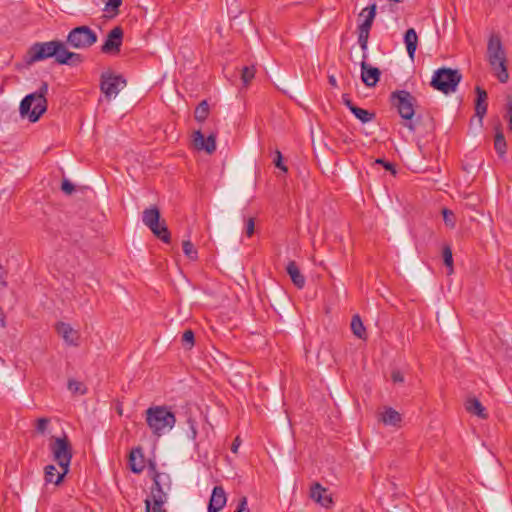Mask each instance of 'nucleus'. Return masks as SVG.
Returning <instances> with one entry per match:
<instances>
[{"mask_svg": "<svg viewBox=\"0 0 512 512\" xmlns=\"http://www.w3.org/2000/svg\"><path fill=\"white\" fill-rule=\"evenodd\" d=\"M49 86L43 81L37 91L26 95L20 102L19 112L22 118H27L30 122H37L47 111V99Z\"/></svg>", "mask_w": 512, "mask_h": 512, "instance_id": "obj_1", "label": "nucleus"}, {"mask_svg": "<svg viewBox=\"0 0 512 512\" xmlns=\"http://www.w3.org/2000/svg\"><path fill=\"white\" fill-rule=\"evenodd\" d=\"M146 423L153 435L160 437L175 426L176 417L167 406H151L146 410Z\"/></svg>", "mask_w": 512, "mask_h": 512, "instance_id": "obj_2", "label": "nucleus"}, {"mask_svg": "<svg viewBox=\"0 0 512 512\" xmlns=\"http://www.w3.org/2000/svg\"><path fill=\"white\" fill-rule=\"evenodd\" d=\"M487 58L497 79L501 83H506L509 79L506 66V53L498 35L492 34L489 38L487 45Z\"/></svg>", "mask_w": 512, "mask_h": 512, "instance_id": "obj_3", "label": "nucleus"}, {"mask_svg": "<svg viewBox=\"0 0 512 512\" xmlns=\"http://www.w3.org/2000/svg\"><path fill=\"white\" fill-rule=\"evenodd\" d=\"M390 100L392 106L397 109L401 118L408 121L404 124L405 127L411 132H414L416 128L412 122V118L415 114L416 98L406 90H396L391 93Z\"/></svg>", "mask_w": 512, "mask_h": 512, "instance_id": "obj_4", "label": "nucleus"}, {"mask_svg": "<svg viewBox=\"0 0 512 512\" xmlns=\"http://www.w3.org/2000/svg\"><path fill=\"white\" fill-rule=\"evenodd\" d=\"M50 450L56 461L61 468V473L58 474V481H63L64 476L69 472V466L72 459V446L66 435L57 437L50 443Z\"/></svg>", "mask_w": 512, "mask_h": 512, "instance_id": "obj_5", "label": "nucleus"}, {"mask_svg": "<svg viewBox=\"0 0 512 512\" xmlns=\"http://www.w3.org/2000/svg\"><path fill=\"white\" fill-rule=\"evenodd\" d=\"M461 80L462 75L458 70L442 67L434 72L430 85L435 90L450 94L456 91Z\"/></svg>", "mask_w": 512, "mask_h": 512, "instance_id": "obj_6", "label": "nucleus"}, {"mask_svg": "<svg viewBox=\"0 0 512 512\" xmlns=\"http://www.w3.org/2000/svg\"><path fill=\"white\" fill-rule=\"evenodd\" d=\"M143 223L164 243H170L171 234L164 220L160 221V210L156 206L147 208L142 213Z\"/></svg>", "mask_w": 512, "mask_h": 512, "instance_id": "obj_7", "label": "nucleus"}, {"mask_svg": "<svg viewBox=\"0 0 512 512\" xmlns=\"http://www.w3.org/2000/svg\"><path fill=\"white\" fill-rule=\"evenodd\" d=\"M98 40V36L89 26H77L70 30L66 43L75 49H88Z\"/></svg>", "mask_w": 512, "mask_h": 512, "instance_id": "obj_8", "label": "nucleus"}, {"mask_svg": "<svg viewBox=\"0 0 512 512\" xmlns=\"http://www.w3.org/2000/svg\"><path fill=\"white\" fill-rule=\"evenodd\" d=\"M56 43L57 40L34 43L27 52L26 62L28 64H32L47 58L55 57V54L58 51Z\"/></svg>", "mask_w": 512, "mask_h": 512, "instance_id": "obj_9", "label": "nucleus"}, {"mask_svg": "<svg viewBox=\"0 0 512 512\" xmlns=\"http://www.w3.org/2000/svg\"><path fill=\"white\" fill-rule=\"evenodd\" d=\"M126 85V80L122 75H115L111 72H103L100 78V90L105 97L110 100L112 96H116L120 87Z\"/></svg>", "mask_w": 512, "mask_h": 512, "instance_id": "obj_10", "label": "nucleus"}, {"mask_svg": "<svg viewBox=\"0 0 512 512\" xmlns=\"http://www.w3.org/2000/svg\"><path fill=\"white\" fill-rule=\"evenodd\" d=\"M123 42V30L120 26H116L109 31L106 40L101 46V52L104 54H118Z\"/></svg>", "mask_w": 512, "mask_h": 512, "instance_id": "obj_11", "label": "nucleus"}, {"mask_svg": "<svg viewBox=\"0 0 512 512\" xmlns=\"http://www.w3.org/2000/svg\"><path fill=\"white\" fill-rule=\"evenodd\" d=\"M56 45L58 46V51L54 58L57 64L77 66L84 61V57L81 54L69 51L66 44L62 41L57 40Z\"/></svg>", "mask_w": 512, "mask_h": 512, "instance_id": "obj_12", "label": "nucleus"}, {"mask_svg": "<svg viewBox=\"0 0 512 512\" xmlns=\"http://www.w3.org/2000/svg\"><path fill=\"white\" fill-rule=\"evenodd\" d=\"M193 145L199 151L212 154L216 150V134L211 133L205 138L203 133L197 130L193 133Z\"/></svg>", "mask_w": 512, "mask_h": 512, "instance_id": "obj_13", "label": "nucleus"}, {"mask_svg": "<svg viewBox=\"0 0 512 512\" xmlns=\"http://www.w3.org/2000/svg\"><path fill=\"white\" fill-rule=\"evenodd\" d=\"M367 54H363L361 62V79L367 87H374L378 83L381 71L377 67H372L366 62Z\"/></svg>", "mask_w": 512, "mask_h": 512, "instance_id": "obj_14", "label": "nucleus"}, {"mask_svg": "<svg viewBox=\"0 0 512 512\" xmlns=\"http://www.w3.org/2000/svg\"><path fill=\"white\" fill-rule=\"evenodd\" d=\"M153 469V486L151 487V502L155 503L157 507L163 506L166 501V492L163 490L160 481L162 478V474L155 470V466L152 465ZM167 479L168 475H164Z\"/></svg>", "mask_w": 512, "mask_h": 512, "instance_id": "obj_15", "label": "nucleus"}, {"mask_svg": "<svg viewBox=\"0 0 512 512\" xmlns=\"http://www.w3.org/2000/svg\"><path fill=\"white\" fill-rule=\"evenodd\" d=\"M227 502L225 490L222 486L213 488L210 501L208 504V512H219L224 508Z\"/></svg>", "mask_w": 512, "mask_h": 512, "instance_id": "obj_16", "label": "nucleus"}, {"mask_svg": "<svg viewBox=\"0 0 512 512\" xmlns=\"http://www.w3.org/2000/svg\"><path fill=\"white\" fill-rule=\"evenodd\" d=\"M129 467L133 473L139 474L144 470V455L141 447L133 448L129 454Z\"/></svg>", "mask_w": 512, "mask_h": 512, "instance_id": "obj_17", "label": "nucleus"}, {"mask_svg": "<svg viewBox=\"0 0 512 512\" xmlns=\"http://www.w3.org/2000/svg\"><path fill=\"white\" fill-rule=\"evenodd\" d=\"M310 496L313 500L325 508H328L332 504L331 496L326 495V489L323 488L319 483L312 485Z\"/></svg>", "mask_w": 512, "mask_h": 512, "instance_id": "obj_18", "label": "nucleus"}, {"mask_svg": "<svg viewBox=\"0 0 512 512\" xmlns=\"http://www.w3.org/2000/svg\"><path fill=\"white\" fill-rule=\"evenodd\" d=\"M286 271L287 274L290 276L291 281L297 288L302 289L305 286L306 279L304 275L301 273L295 261L288 262Z\"/></svg>", "mask_w": 512, "mask_h": 512, "instance_id": "obj_19", "label": "nucleus"}, {"mask_svg": "<svg viewBox=\"0 0 512 512\" xmlns=\"http://www.w3.org/2000/svg\"><path fill=\"white\" fill-rule=\"evenodd\" d=\"M477 98L475 103V114L479 117L480 120L485 116L487 112V92L481 87L477 86L475 88Z\"/></svg>", "mask_w": 512, "mask_h": 512, "instance_id": "obj_20", "label": "nucleus"}, {"mask_svg": "<svg viewBox=\"0 0 512 512\" xmlns=\"http://www.w3.org/2000/svg\"><path fill=\"white\" fill-rule=\"evenodd\" d=\"M57 332L63 337L65 342H67L68 344L77 345L78 334L69 324L64 322L58 323Z\"/></svg>", "mask_w": 512, "mask_h": 512, "instance_id": "obj_21", "label": "nucleus"}, {"mask_svg": "<svg viewBox=\"0 0 512 512\" xmlns=\"http://www.w3.org/2000/svg\"><path fill=\"white\" fill-rule=\"evenodd\" d=\"M465 408H466V410L469 413L474 414V415L478 416L481 419H487L488 418V414L486 412L485 407L475 397L467 399V401L465 403Z\"/></svg>", "mask_w": 512, "mask_h": 512, "instance_id": "obj_22", "label": "nucleus"}, {"mask_svg": "<svg viewBox=\"0 0 512 512\" xmlns=\"http://www.w3.org/2000/svg\"><path fill=\"white\" fill-rule=\"evenodd\" d=\"M404 42L406 44L407 53L411 59L414 58L415 51L418 44V36L413 28H409L404 35Z\"/></svg>", "mask_w": 512, "mask_h": 512, "instance_id": "obj_23", "label": "nucleus"}, {"mask_svg": "<svg viewBox=\"0 0 512 512\" xmlns=\"http://www.w3.org/2000/svg\"><path fill=\"white\" fill-rule=\"evenodd\" d=\"M380 421L385 425L398 426L402 421V417L395 409L388 407L381 413Z\"/></svg>", "mask_w": 512, "mask_h": 512, "instance_id": "obj_24", "label": "nucleus"}, {"mask_svg": "<svg viewBox=\"0 0 512 512\" xmlns=\"http://www.w3.org/2000/svg\"><path fill=\"white\" fill-rule=\"evenodd\" d=\"M495 130H496V133H495V138H494V148H495L496 152L498 153V155L500 157H502L506 154V151H507L506 140H505V137L501 130L500 125L496 126Z\"/></svg>", "mask_w": 512, "mask_h": 512, "instance_id": "obj_25", "label": "nucleus"}, {"mask_svg": "<svg viewBox=\"0 0 512 512\" xmlns=\"http://www.w3.org/2000/svg\"><path fill=\"white\" fill-rule=\"evenodd\" d=\"M376 9H377L376 3H373V4L365 7L362 10V12L360 13V16L365 15V20L363 21V23L360 24V26L365 27V29L371 30L373 21L376 16Z\"/></svg>", "mask_w": 512, "mask_h": 512, "instance_id": "obj_26", "label": "nucleus"}, {"mask_svg": "<svg viewBox=\"0 0 512 512\" xmlns=\"http://www.w3.org/2000/svg\"><path fill=\"white\" fill-rule=\"evenodd\" d=\"M351 330L357 338L362 340L367 338L366 329L359 315H354L352 317Z\"/></svg>", "mask_w": 512, "mask_h": 512, "instance_id": "obj_27", "label": "nucleus"}, {"mask_svg": "<svg viewBox=\"0 0 512 512\" xmlns=\"http://www.w3.org/2000/svg\"><path fill=\"white\" fill-rule=\"evenodd\" d=\"M351 113L359 119L362 123H367L375 119V113L370 112L366 109L360 108L358 106L351 107Z\"/></svg>", "mask_w": 512, "mask_h": 512, "instance_id": "obj_28", "label": "nucleus"}, {"mask_svg": "<svg viewBox=\"0 0 512 512\" xmlns=\"http://www.w3.org/2000/svg\"><path fill=\"white\" fill-rule=\"evenodd\" d=\"M209 115V104L206 100L201 101L194 111V118L198 122H204Z\"/></svg>", "mask_w": 512, "mask_h": 512, "instance_id": "obj_29", "label": "nucleus"}, {"mask_svg": "<svg viewBox=\"0 0 512 512\" xmlns=\"http://www.w3.org/2000/svg\"><path fill=\"white\" fill-rule=\"evenodd\" d=\"M370 35V29H365V27L358 26V43L363 50V54H366L368 49V39Z\"/></svg>", "mask_w": 512, "mask_h": 512, "instance_id": "obj_30", "label": "nucleus"}, {"mask_svg": "<svg viewBox=\"0 0 512 512\" xmlns=\"http://www.w3.org/2000/svg\"><path fill=\"white\" fill-rule=\"evenodd\" d=\"M60 472L57 471L54 465H47L45 467V481L47 483H54L59 485L62 481H58V474Z\"/></svg>", "mask_w": 512, "mask_h": 512, "instance_id": "obj_31", "label": "nucleus"}, {"mask_svg": "<svg viewBox=\"0 0 512 512\" xmlns=\"http://www.w3.org/2000/svg\"><path fill=\"white\" fill-rule=\"evenodd\" d=\"M105 2L104 11L116 16L119 14V8L122 5V0H103Z\"/></svg>", "mask_w": 512, "mask_h": 512, "instance_id": "obj_32", "label": "nucleus"}, {"mask_svg": "<svg viewBox=\"0 0 512 512\" xmlns=\"http://www.w3.org/2000/svg\"><path fill=\"white\" fill-rule=\"evenodd\" d=\"M182 249L187 258L190 260H196L198 258L197 250L190 240H185L182 243Z\"/></svg>", "mask_w": 512, "mask_h": 512, "instance_id": "obj_33", "label": "nucleus"}, {"mask_svg": "<svg viewBox=\"0 0 512 512\" xmlns=\"http://www.w3.org/2000/svg\"><path fill=\"white\" fill-rule=\"evenodd\" d=\"M254 77H255V67L254 66H243L241 68V80L244 85H248Z\"/></svg>", "mask_w": 512, "mask_h": 512, "instance_id": "obj_34", "label": "nucleus"}, {"mask_svg": "<svg viewBox=\"0 0 512 512\" xmlns=\"http://www.w3.org/2000/svg\"><path fill=\"white\" fill-rule=\"evenodd\" d=\"M68 389L73 393V394H85L86 393V388L84 386V384L80 381H77V380H74V379H70L68 381Z\"/></svg>", "mask_w": 512, "mask_h": 512, "instance_id": "obj_35", "label": "nucleus"}, {"mask_svg": "<svg viewBox=\"0 0 512 512\" xmlns=\"http://www.w3.org/2000/svg\"><path fill=\"white\" fill-rule=\"evenodd\" d=\"M443 261L445 266L449 269L448 274H451L453 272V256L449 246L443 248Z\"/></svg>", "mask_w": 512, "mask_h": 512, "instance_id": "obj_36", "label": "nucleus"}, {"mask_svg": "<svg viewBox=\"0 0 512 512\" xmlns=\"http://www.w3.org/2000/svg\"><path fill=\"white\" fill-rule=\"evenodd\" d=\"M182 345L187 348L191 349L194 346V333L192 330L188 329L184 331L181 338Z\"/></svg>", "mask_w": 512, "mask_h": 512, "instance_id": "obj_37", "label": "nucleus"}, {"mask_svg": "<svg viewBox=\"0 0 512 512\" xmlns=\"http://www.w3.org/2000/svg\"><path fill=\"white\" fill-rule=\"evenodd\" d=\"M442 215H443V220L445 222V224L451 228H453L455 226V215L454 213L447 209V208H444L442 210Z\"/></svg>", "mask_w": 512, "mask_h": 512, "instance_id": "obj_38", "label": "nucleus"}, {"mask_svg": "<svg viewBox=\"0 0 512 512\" xmlns=\"http://www.w3.org/2000/svg\"><path fill=\"white\" fill-rule=\"evenodd\" d=\"M61 190L66 195H71L75 191V186H74V184L70 180L65 178L62 181Z\"/></svg>", "mask_w": 512, "mask_h": 512, "instance_id": "obj_39", "label": "nucleus"}, {"mask_svg": "<svg viewBox=\"0 0 512 512\" xmlns=\"http://www.w3.org/2000/svg\"><path fill=\"white\" fill-rule=\"evenodd\" d=\"M145 512H165L163 506L157 507L149 498L145 500Z\"/></svg>", "mask_w": 512, "mask_h": 512, "instance_id": "obj_40", "label": "nucleus"}, {"mask_svg": "<svg viewBox=\"0 0 512 512\" xmlns=\"http://www.w3.org/2000/svg\"><path fill=\"white\" fill-rule=\"evenodd\" d=\"M50 420L48 418H39L37 420L36 430L37 432L44 434L47 430V426L49 424Z\"/></svg>", "mask_w": 512, "mask_h": 512, "instance_id": "obj_41", "label": "nucleus"}, {"mask_svg": "<svg viewBox=\"0 0 512 512\" xmlns=\"http://www.w3.org/2000/svg\"><path fill=\"white\" fill-rule=\"evenodd\" d=\"M254 230H255L254 218H248L246 221L245 234L248 237H251L254 234Z\"/></svg>", "mask_w": 512, "mask_h": 512, "instance_id": "obj_42", "label": "nucleus"}, {"mask_svg": "<svg viewBox=\"0 0 512 512\" xmlns=\"http://www.w3.org/2000/svg\"><path fill=\"white\" fill-rule=\"evenodd\" d=\"M376 164L382 165L386 170L391 171L392 174H396L395 167L392 163L385 161L382 158H378L375 160Z\"/></svg>", "mask_w": 512, "mask_h": 512, "instance_id": "obj_43", "label": "nucleus"}, {"mask_svg": "<svg viewBox=\"0 0 512 512\" xmlns=\"http://www.w3.org/2000/svg\"><path fill=\"white\" fill-rule=\"evenodd\" d=\"M391 379L394 383H403L404 375L400 370H393L391 373Z\"/></svg>", "mask_w": 512, "mask_h": 512, "instance_id": "obj_44", "label": "nucleus"}, {"mask_svg": "<svg viewBox=\"0 0 512 512\" xmlns=\"http://www.w3.org/2000/svg\"><path fill=\"white\" fill-rule=\"evenodd\" d=\"M282 159L283 158H282L281 152L277 151L276 152V159L274 160V164H275L276 167H278L282 171L286 172L287 171V167L283 164Z\"/></svg>", "mask_w": 512, "mask_h": 512, "instance_id": "obj_45", "label": "nucleus"}, {"mask_svg": "<svg viewBox=\"0 0 512 512\" xmlns=\"http://www.w3.org/2000/svg\"><path fill=\"white\" fill-rule=\"evenodd\" d=\"M188 424L190 426V438L195 440L196 437H197V429H196V425H195V421L192 420L191 418L188 419Z\"/></svg>", "mask_w": 512, "mask_h": 512, "instance_id": "obj_46", "label": "nucleus"}, {"mask_svg": "<svg viewBox=\"0 0 512 512\" xmlns=\"http://www.w3.org/2000/svg\"><path fill=\"white\" fill-rule=\"evenodd\" d=\"M244 511H248V508H247V498L246 497H242L239 500L238 505H237V509H236V512H244Z\"/></svg>", "mask_w": 512, "mask_h": 512, "instance_id": "obj_47", "label": "nucleus"}, {"mask_svg": "<svg viewBox=\"0 0 512 512\" xmlns=\"http://www.w3.org/2000/svg\"><path fill=\"white\" fill-rule=\"evenodd\" d=\"M342 100H343V103L345 104V106L351 111V107H356V105L353 104V102L351 101V99L349 98L348 95L344 94L342 96Z\"/></svg>", "mask_w": 512, "mask_h": 512, "instance_id": "obj_48", "label": "nucleus"}, {"mask_svg": "<svg viewBox=\"0 0 512 512\" xmlns=\"http://www.w3.org/2000/svg\"><path fill=\"white\" fill-rule=\"evenodd\" d=\"M240 444H241L240 438H239V436H237V437L234 439V441H233V443H232V445H231V451H232L233 453H237V452H238V449H239Z\"/></svg>", "mask_w": 512, "mask_h": 512, "instance_id": "obj_49", "label": "nucleus"}, {"mask_svg": "<svg viewBox=\"0 0 512 512\" xmlns=\"http://www.w3.org/2000/svg\"><path fill=\"white\" fill-rule=\"evenodd\" d=\"M329 84L332 86V87H337V82H336V79L334 76H329Z\"/></svg>", "mask_w": 512, "mask_h": 512, "instance_id": "obj_50", "label": "nucleus"}, {"mask_svg": "<svg viewBox=\"0 0 512 512\" xmlns=\"http://www.w3.org/2000/svg\"><path fill=\"white\" fill-rule=\"evenodd\" d=\"M395 3H402L404 0H392Z\"/></svg>", "mask_w": 512, "mask_h": 512, "instance_id": "obj_51", "label": "nucleus"}]
</instances>
